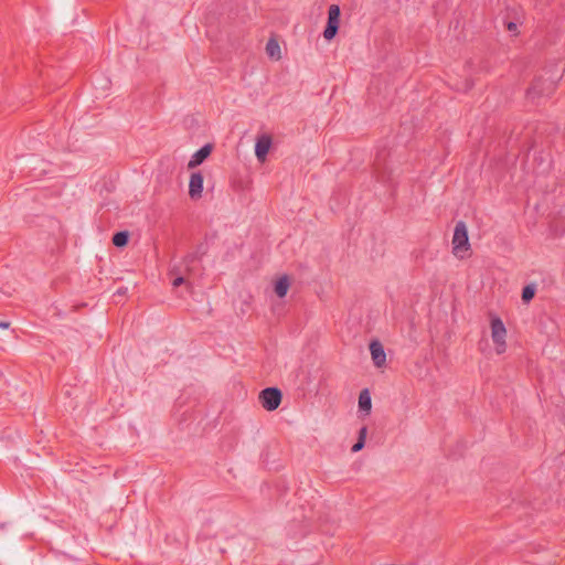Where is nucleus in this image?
<instances>
[{
    "label": "nucleus",
    "instance_id": "1",
    "mask_svg": "<svg viewBox=\"0 0 565 565\" xmlns=\"http://www.w3.org/2000/svg\"><path fill=\"white\" fill-rule=\"evenodd\" d=\"M452 254L459 259H466L470 255L471 245L468 236V228L463 222H458L454 230Z\"/></svg>",
    "mask_w": 565,
    "mask_h": 565
},
{
    "label": "nucleus",
    "instance_id": "3",
    "mask_svg": "<svg viewBox=\"0 0 565 565\" xmlns=\"http://www.w3.org/2000/svg\"><path fill=\"white\" fill-rule=\"evenodd\" d=\"M281 392L276 387L265 388L258 396L259 403L268 412L277 409L281 403Z\"/></svg>",
    "mask_w": 565,
    "mask_h": 565
},
{
    "label": "nucleus",
    "instance_id": "6",
    "mask_svg": "<svg viewBox=\"0 0 565 565\" xmlns=\"http://www.w3.org/2000/svg\"><path fill=\"white\" fill-rule=\"evenodd\" d=\"M204 179L201 172H194L189 180V196L191 200H200L203 194Z\"/></svg>",
    "mask_w": 565,
    "mask_h": 565
},
{
    "label": "nucleus",
    "instance_id": "10",
    "mask_svg": "<svg viewBox=\"0 0 565 565\" xmlns=\"http://www.w3.org/2000/svg\"><path fill=\"white\" fill-rule=\"evenodd\" d=\"M370 351L375 366H383L386 362V354L384 352L382 344L377 341L372 342L370 344Z\"/></svg>",
    "mask_w": 565,
    "mask_h": 565
},
{
    "label": "nucleus",
    "instance_id": "15",
    "mask_svg": "<svg viewBox=\"0 0 565 565\" xmlns=\"http://www.w3.org/2000/svg\"><path fill=\"white\" fill-rule=\"evenodd\" d=\"M171 274L174 276V279L172 281L173 287H178L185 282L184 277L182 276V273L177 267H174L171 270Z\"/></svg>",
    "mask_w": 565,
    "mask_h": 565
},
{
    "label": "nucleus",
    "instance_id": "12",
    "mask_svg": "<svg viewBox=\"0 0 565 565\" xmlns=\"http://www.w3.org/2000/svg\"><path fill=\"white\" fill-rule=\"evenodd\" d=\"M366 435H367V428L366 427H362L359 430V439H358V441L352 446V451L353 452H358V451L363 449V447L365 445Z\"/></svg>",
    "mask_w": 565,
    "mask_h": 565
},
{
    "label": "nucleus",
    "instance_id": "2",
    "mask_svg": "<svg viewBox=\"0 0 565 565\" xmlns=\"http://www.w3.org/2000/svg\"><path fill=\"white\" fill-rule=\"evenodd\" d=\"M508 330L501 318L498 316L490 317V338L495 354L501 355L507 352Z\"/></svg>",
    "mask_w": 565,
    "mask_h": 565
},
{
    "label": "nucleus",
    "instance_id": "8",
    "mask_svg": "<svg viewBox=\"0 0 565 565\" xmlns=\"http://www.w3.org/2000/svg\"><path fill=\"white\" fill-rule=\"evenodd\" d=\"M292 279L288 275H279L273 280L274 292L277 297L284 298L287 296L291 286Z\"/></svg>",
    "mask_w": 565,
    "mask_h": 565
},
{
    "label": "nucleus",
    "instance_id": "11",
    "mask_svg": "<svg viewBox=\"0 0 565 565\" xmlns=\"http://www.w3.org/2000/svg\"><path fill=\"white\" fill-rule=\"evenodd\" d=\"M265 51L267 56L273 61H279L281 58V49L275 39H270L267 42Z\"/></svg>",
    "mask_w": 565,
    "mask_h": 565
},
{
    "label": "nucleus",
    "instance_id": "18",
    "mask_svg": "<svg viewBox=\"0 0 565 565\" xmlns=\"http://www.w3.org/2000/svg\"><path fill=\"white\" fill-rule=\"evenodd\" d=\"M0 328L7 329V328H9V323L8 322H0Z\"/></svg>",
    "mask_w": 565,
    "mask_h": 565
},
{
    "label": "nucleus",
    "instance_id": "17",
    "mask_svg": "<svg viewBox=\"0 0 565 565\" xmlns=\"http://www.w3.org/2000/svg\"><path fill=\"white\" fill-rule=\"evenodd\" d=\"M508 28H509V30L514 31L516 29V25H515V23L511 22V23H509Z\"/></svg>",
    "mask_w": 565,
    "mask_h": 565
},
{
    "label": "nucleus",
    "instance_id": "7",
    "mask_svg": "<svg viewBox=\"0 0 565 565\" xmlns=\"http://www.w3.org/2000/svg\"><path fill=\"white\" fill-rule=\"evenodd\" d=\"M213 148L214 147L212 143H207V145L203 146L201 149H199L198 151H195L191 156V159L188 162V169H194V168L199 167L200 164H202L210 157V154L213 151Z\"/></svg>",
    "mask_w": 565,
    "mask_h": 565
},
{
    "label": "nucleus",
    "instance_id": "9",
    "mask_svg": "<svg viewBox=\"0 0 565 565\" xmlns=\"http://www.w3.org/2000/svg\"><path fill=\"white\" fill-rule=\"evenodd\" d=\"M359 416L365 418L371 414L372 411V398L369 390H362L359 395Z\"/></svg>",
    "mask_w": 565,
    "mask_h": 565
},
{
    "label": "nucleus",
    "instance_id": "5",
    "mask_svg": "<svg viewBox=\"0 0 565 565\" xmlns=\"http://www.w3.org/2000/svg\"><path fill=\"white\" fill-rule=\"evenodd\" d=\"M273 146V137L268 134H262L257 136L255 142V156L257 160L264 163L267 159V154Z\"/></svg>",
    "mask_w": 565,
    "mask_h": 565
},
{
    "label": "nucleus",
    "instance_id": "13",
    "mask_svg": "<svg viewBox=\"0 0 565 565\" xmlns=\"http://www.w3.org/2000/svg\"><path fill=\"white\" fill-rule=\"evenodd\" d=\"M128 243V233L127 232H118L113 237V244L117 247H124Z\"/></svg>",
    "mask_w": 565,
    "mask_h": 565
},
{
    "label": "nucleus",
    "instance_id": "14",
    "mask_svg": "<svg viewBox=\"0 0 565 565\" xmlns=\"http://www.w3.org/2000/svg\"><path fill=\"white\" fill-rule=\"evenodd\" d=\"M534 295H535V287L526 286L523 288V291H522V300L524 302H529L530 300L533 299Z\"/></svg>",
    "mask_w": 565,
    "mask_h": 565
},
{
    "label": "nucleus",
    "instance_id": "16",
    "mask_svg": "<svg viewBox=\"0 0 565 565\" xmlns=\"http://www.w3.org/2000/svg\"><path fill=\"white\" fill-rule=\"evenodd\" d=\"M539 82L534 83L527 90V95L532 98L539 95V92H536V88L539 86Z\"/></svg>",
    "mask_w": 565,
    "mask_h": 565
},
{
    "label": "nucleus",
    "instance_id": "4",
    "mask_svg": "<svg viewBox=\"0 0 565 565\" xmlns=\"http://www.w3.org/2000/svg\"><path fill=\"white\" fill-rule=\"evenodd\" d=\"M340 17L341 11L339 6L331 4L328 10L327 26L323 31V38L327 41H331L337 35L338 29L340 26Z\"/></svg>",
    "mask_w": 565,
    "mask_h": 565
}]
</instances>
